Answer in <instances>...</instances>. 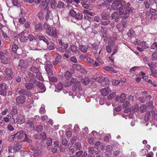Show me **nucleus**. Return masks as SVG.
<instances>
[{"mask_svg":"<svg viewBox=\"0 0 157 157\" xmlns=\"http://www.w3.org/2000/svg\"><path fill=\"white\" fill-rule=\"evenodd\" d=\"M71 50L73 52H75L77 51V48L74 45H72L70 47Z\"/></svg>","mask_w":157,"mask_h":157,"instance_id":"obj_55","label":"nucleus"},{"mask_svg":"<svg viewBox=\"0 0 157 157\" xmlns=\"http://www.w3.org/2000/svg\"><path fill=\"white\" fill-rule=\"evenodd\" d=\"M17 123L21 124L25 122V119L24 116L22 115H18L16 119Z\"/></svg>","mask_w":157,"mask_h":157,"instance_id":"obj_10","label":"nucleus"},{"mask_svg":"<svg viewBox=\"0 0 157 157\" xmlns=\"http://www.w3.org/2000/svg\"><path fill=\"white\" fill-rule=\"evenodd\" d=\"M27 37H28V40H29L30 41H32L35 39L34 36L32 34L28 35Z\"/></svg>","mask_w":157,"mask_h":157,"instance_id":"obj_63","label":"nucleus"},{"mask_svg":"<svg viewBox=\"0 0 157 157\" xmlns=\"http://www.w3.org/2000/svg\"><path fill=\"white\" fill-rule=\"evenodd\" d=\"M139 110V107L138 105H136L133 107L130 108L129 109L127 108V109L125 110V113H128V112H131L132 111H133L134 112H137Z\"/></svg>","mask_w":157,"mask_h":157,"instance_id":"obj_13","label":"nucleus"},{"mask_svg":"<svg viewBox=\"0 0 157 157\" xmlns=\"http://www.w3.org/2000/svg\"><path fill=\"white\" fill-rule=\"evenodd\" d=\"M147 65L150 68L151 71L153 70V69L154 68L155 66V64L152 63H147Z\"/></svg>","mask_w":157,"mask_h":157,"instance_id":"obj_56","label":"nucleus"},{"mask_svg":"<svg viewBox=\"0 0 157 157\" xmlns=\"http://www.w3.org/2000/svg\"><path fill=\"white\" fill-rule=\"evenodd\" d=\"M83 13L91 16H94L95 15L94 13L89 12L87 10H84L83 11Z\"/></svg>","mask_w":157,"mask_h":157,"instance_id":"obj_50","label":"nucleus"},{"mask_svg":"<svg viewBox=\"0 0 157 157\" xmlns=\"http://www.w3.org/2000/svg\"><path fill=\"white\" fill-rule=\"evenodd\" d=\"M18 49V46L15 44L13 45L12 47V51L14 53H16L17 50Z\"/></svg>","mask_w":157,"mask_h":157,"instance_id":"obj_43","label":"nucleus"},{"mask_svg":"<svg viewBox=\"0 0 157 157\" xmlns=\"http://www.w3.org/2000/svg\"><path fill=\"white\" fill-rule=\"evenodd\" d=\"M115 39L112 40L111 41L110 40L109 41V43L110 44L111 46L109 45H107L106 47V50L107 52L110 53L112 51V48L111 47L112 46H113L115 44Z\"/></svg>","mask_w":157,"mask_h":157,"instance_id":"obj_16","label":"nucleus"},{"mask_svg":"<svg viewBox=\"0 0 157 157\" xmlns=\"http://www.w3.org/2000/svg\"><path fill=\"white\" fill-rule=\"evenodd\" d=\"M0 89L6 90L7 87L6 84L4 83L0 84Z\"/></svg>","mask_w":157,"mask_h":157,"instance_id":"obj_60","label":"nucleus"},{"mask_svg":"<svg viewBox=\"0 0 157 157\" xmlns=\"http://www.w3.org/2000/svg\"><path fill=\"white\" fill-rule=\"evenodd\" d=\"M17 91L20 94L26 95L28 96H31V94L28 90L21 88H18L17 89Z\"/></svg>","mask_w":157,"mask_h":157,"instance_id":"obj_7","label":"nucleus"},{"mask_svg":"<svg viewBox=\"0 0 157 157\" xmlns=\"http://www.w3.org/2000/svg\"><path fill=\"white\" fill-rule=\"evenodd\" d=\"M150 117H151V115L150 112L147 111L145 115L144 120L145 121H147L150 119Z\"/></svg>","mask_w":157,"mask_h":157,"instance_id":"obj_28","label":"nucleus"},{"mask_svg":"<svg viewBox=\"0 0 157 157\" xmlns=\"http://www.w3.org/2000/svg\"><path fill=\"white\" fill-rule=\"evenodd\" d=\"M75 148L76 150H80L82 148L81 144L79 142H77L75 145Z\"/></svg>","mask_w":157,"mask_h":157,"instance_id":"obj_39","label":"nucleus"},{"mask_svg":"<svg viewBox=\"0 0 157 157\" xmlns=\"http://www.w3.org/2000/svg\"><path fill=\"white\" fill-rule=\"evenodd\" d=\"M94 80L95 81L102 83L103 85L105 84L106 85L108 84L109 82V80L107 78L103 77L102 76H99L95 78Z\"/></svg>","mask_w":157,"mask_h":157,"instance_id":"obj_4","label":"nucleus"},{"mask_svg":"<svg viewBox=\"0 0 157 157\" xmlns=\"http://www.w3.org/2000/svg\"><path fill=\"white\" fill-rule=\"evenodd\" d=\"M24 135H25L24 140L30 143H31L32 142V140L30 139V136L25 133Z\"/></svg>","mask_w":157,"mask_h":157,"instance_id":"obj_32","label":"nucleus"},{"mask_svg":"<svg viewBox=\"0 0 157 157\" xmlns=\"http://www.w3.org/2000/svg\"><path fill=\"white\" fill-rule=\"evenodd\" d=\"M28 40V37L27 36H23L21 37L20 38V40L21 42L26 41Z\"/></svg>","mask_w":157,"mask_h":157,"instance_id":"obj_48","label":"nucleus"},{"mask_svg":"<svg viewBox=\"0 0 157 157\" xmlns=\"http://www.w3.org/2000/svg\"><path fill=\"white\" fill-rule=\"evenodd\" d=\"M53 15L52 12L49 10H47L45 16V19L46 21L53 19Z\"/></svg>","mask_w":157,"mask_h":157,"instance_id":"obj_17","label":"nucleus"},{"mask_svg":"<svg viewBox=\"0 0 157 157\" xmlns=\"http://www.w3.org/2000/svg\"><path fill=\"white\" fill-rule=\"evenodd\" d=\"M25 97L22 95H20L17 97L16 99V103L18 105L22 104L25 102Z\"/></svg>","mask_w":157,"mask_h":157,"instance_id":"obj_6","label":"nucleus"},{"mask_svg":"<svg viewBox=\"0 0 157 157\" xmlns=\"http://www.w3.org/2000/svg\"><path fill=\"white\" fill-rule=\"evenodd\" d=\"M35 29L37 31H41L42 30V25L41 23L39 22L35 25Z\"/></svg>","mask_w":157,"mask_h":157,"instance_id":"obj_25","label":"nucleus"},{"mask_svg":"<svg viewBox=\"0 0 157 157\" xmlns=\"http://www.w3.org/2000/svg\"><path fill=\"white\" fill-rule=\"evenodd\" d=\"M81 81L84 85H86L89 82L90 79L88 78H85L82 79Z\"/></svg>","mask_w":157,"mask_h":157,"instance_id":"obj_30","label":"nucleus"},{"mask_svg":"<svg viewBox=\"0 0 157 157\" xmlns=\"http://www.w3.org/2000/svg\"><path fill=\"white\" fill-rule=\"evenodd\" d=\"M130 6V4L128 2L126 4L124 0H119L117 1L115 3L112 4V7L114 10H118L119 13L121 18L124 19L127 18L129 16L130 13L132 11L131 9L128 8Z\"/></svg>","mask_w":157,"mask_h":157,"instance_id":"obj_1","label":"nucleus"},{"mask_svg":"<svg viewBox=\"0 0 157 157\" xmlns=\"http://www.w3.org/2000/svg\"><path fill=\"white\" fill-rule=\"evenodd\" d=\"M65 4L62 2L61 1H59L58 2L57 7L60 8H62L64 7Z\"/></svg>","mask_w":157,"mask_h":157,"instance_id":"obj_57","label":"nucleus"},{"mask_svg":"<svg viewBox=\"0 0 157 157\" xmlns=\"http://www.w3.org/2000/svg\"><path fill=\"white\" fill-rule=\"evenodd\" d=\"M61 58V56L58 54H57L56 57V58L55 61L53 62V65L55 66L56 65L60 62Z\"/></svg>","mask_w":157,"mask_h":157,"instance_id":"obj_20","label":"nucleus"},{"mask_svg":"<svg viewBox=\"0 0 157 157\" xmlns=\"http://www.w3.org/2000/svg\"><path fill=\"white\" fill-rule=\"evenodd\" d=\"M43 129V126L41 125H37L36 128V131L38 132H40Z\"/></svg>","mask_w":157,"mask_h":157,"instance_id":"obj_44","label":"nucleus"},{"mask_svg":"<svg viewBox=\"0 0 157 157\" xmlns=\"http://www.w3.org/2000/svg\"><path fill=\"white\" fill-rule=\"evenodd\" d=\"M37 16L40 20H43L44 18V14L42 11L39 12L37 14Z\"/></svg>","mask_w":157,"mask_h":157,"instance_id":"obj_42","label":"nucleus"},{"mask_svg":"<svg viewBox=\"0 0 157 157\" xmlns=\"http://www.w3.org/2000/svg\"><path fill=\"white\" fill-rule=\"evenodd\" d=\"M111 91L109 87L103 88L100 91L101 94L103 96L107 95Z\"/></svg>","mask_w":157,"mask_h":157,"instance_id":"obj_14","label":"nucleus"},{"mask_svg":"<svg viewBox=\"0 0 157 157\" xmlns=\"http://www.w3.org/2000/svg\"><path fill=\"white\" fill-rule=\"evenodd\" d=\"M147 107L145 105H142L140 107L139 111L141 113H144L146 111Z\"/></svg>","mask_w":157,"mask_h":157,"instance_id":"obj_34","label":"nucleus"},{"mask_svg":"<svg viewBox=\"0 0 157 157\" xmlns=\"http://www.w3.org/2000/svg\"><path fill=\"white\" fill-rule=\"evenodd\" d=\"M87 62L90 64H92L93 63H94V61L90 58H86Z\"/></svg>","mask_w":157,"mask_h":157,"instance_id":"obj_64","label":"nucleus"},{"mask_svg":"<svg viewBox=\"0 0 157 157\" xmlns=\"http://www.w3.org/2000/svg\"><path fill=\"white\" fill-rule=\"evenodd\" d=\"M113 150V147L111 145H108L106 146L105 149L106 152H109Z\"/></svg>","mask_w":157,"mask_h":157,"instance_id":"obj_53","label":"nucleus"},{"mask_svg":"<svg viewBox=\"0 0 157 157\" xmlns=\"http://www.w3.org/2000/svg\"><path fill=\"white\" fill-rule=\"evenodd\" d=\"M0 58L2 63L3 64H7L9 62V60L6 56H4L3 53V54L1 55Z\"/></svg>","mask_w":157,"mask_h":157,"instance_id":"obj_19","label":"nucleus"},{"mask_svg":"<svg viewBox=\"0 0 157 157\" xmlns=\"http://www.w3.org/2000/svg\"><path fill=\"white\" fill-rule=\"evenodd\" d=\"M78 138L77 136H73L71 140V142L72 144H74L77 140Z\"/></svg>","mask_w":157,"mask_h":157,"instance_id":"obj_51","label":"nucleus"},{"mask_svg":"<svg viewBox=\"0 0 157 157\" xmlns=\"http://www.w3.org/2000/svg\"><path fill=\"white\" fill-rule=\"evenodd\" d=\"M134 32L132 29H130L129 30L128 32V36L132 37L134 36Z\"/></svg>","mask_w":157,"mask_h":157,"instance_id":"obj_45","label":"nucleus"},{"mask_svg":"<svg viewBox=\"0 0 157 157\" xmlns=\"http://www.w3.org/2000/svg\"><path fill=\"white\" fill-rule=\"evenodd\" d=\"M52 139L50 137L48 138L46 140V144L48 146H50L52 145Z\"/></svg>","mask_w":157,"mask_h":157,"instance_id":"obj_36","label":"nucleus"},{"mask_svg":"<svg viewBox=\"0 0 157 157\" xmlns=\"http://www.w3.org/2000/svg\"><path fill=\"white\" fill-rule=\"evenodd\" d=\"M76 13V12L73 9L71 10L69 13V15L73 17H74Z\"/></svg>","mask_w":157,"mask_h":157,"instance_id":"obj_58","label":"nucleus"},{"mask_svg":"<svg viewBox=\"0 0 157 157\" xmlns=\"http://www.w3.org/2000/svg\"><path fill=\"white\" fill-rule=\"evenodd\" d=\"M151 58L152 60H155L157 59V52H154L151 55Z\"/></svg>","mask_w":157,"mask_h":157,"instance_id":"obj_41","label":"nucleus"},{"mask_svg":"<svg viewBox=\"0 0 157 157\" xmlns=\"http://www.w3.org/2000/svg\"><path fill=\"white\" fill-rule=\"evenodd\" d=\"M25 81H29L28 82H26L25 84V87L27 89L31 90L34 88V84L35 83V81L33 79H29L27 77L25 78Z\"/></svg>","mask_w":157,"mask_h":157,"instance_id":"obj_3","label":"nucleus"},{"mask_svg":"<svg viewBox=\"0 0 157 157\" xmlns=\"http://www.w3.org/2000/svg\"><path fill=\"white\" fill-rule=\"evenodd\" d=\"M4 73L6 77L9 80L13 78V73L12 70L10 68H7L5 69Z\"/></svg>","mask_w":157,"mask_h":157,"instance_id":"obj_5","label":"nucleus"},{"mask_svg":"<svg viewBox=\"0 0 157 157\" xmlns=\"http://www.w3.org/2000/svg\"><path fill=\"white\" fill-rule=\"evenodd\" d=\"M126 98V95L124 94H122L120 96H117L116 98V101H119L120 102L123 103Z\"/></svg>","mask_w":157,"mask_h":157,"instance_id":"obj_12","label":"nucleus"},{"mask_svg":"<svg viewBox=\"0 0 157 157\" xmlns=\"http://www.w3.org/2000/svg\"><path fill=\"white\" fill-rule=\"evenodd\" d=\"M120 83V82L119 81L115 79H113L112 81L113 85L115 86L117 85Z\"/></svg>","mask_w":157,"mask_h":157,"instance_id":"obj_62","label":"nucleus"},{"mask_svg":"<svg viewBox=\"0 0 157 157\" xmlns=\"http://www.w3.org/2000/svg\"><path fill=\"white\" fill-rule=\"evenodd\" d=\"M140 46H141L144 48H146L148 47L147 44L144 41L141 42Z\"/></svg>","mask_w":157,"mask_h":157,"instance_id":"obj_40","label":"nucleus"},{"mask_svg":"<svg viewBox=\"0 0 157 157\" xmlns=\"http://www.w3.org/2000/svg\"><path fill=\"white\" fill-rule=\"evenodd\" d=\"M44 29L45 30L46 33L48 35L54 38L57 37V32L55 29L51 27L46 22L44 23Z\"/></svg>","mask_w":157,"mask_h":157,"instance_id":"obj_2","label":"nucleus"},{"mask_svg":"<svg viewBox=\"0 0 157 157\" xmlns=\"http://www.w3.org/2000/svg\"><path fill=\"white\" fill-rule=\"evenodd\" d=\"M6 90L0 89V94L4 96L6 95Z\"/></svg>","mask_w":157,"mask_h":157,"instance_id":"obj_47","label":"nucleus"},{"mask_svg":"<svg viewBox=\"0 0 157 157\" xmlns=\"http://www.w3.org/2000/svg\"><path fill=\"white\" fill-rule=\"evenodd\" d=\"M116 95L115 92H113L111 93L110 95L108 96V98L109 100H111Z\"/></svg>","mask_w":157,"mask_h":157,"instance_id":"obj_59","label":"nucleus"},{"mask_svg":"<svg viewBox=\"0 0 157 157\" xmlns=\"http://www.w3.org/2000/svg\"><path fill=\"white\" fill-rule=\"evenodd\" d=\"M50 2L51 7L53 9L56 8L57 3L56 0H51Z\"/></svg>","mask_w":157,"mask_h":157,"instance_id":"obj_31","label":"nucleus"},{"mask_svg":"<svg viewBox=\"0 0 157 157\" xmlns=\"http://www.w3.org/2000/svg\"><path fill=\"white\" fill-rule=\"evenodd\" d=\"M59 43L62 47H63L64 49H66L68 47L67 44L63 41V40L62 39L59 40Z\"/></svg>","mask_w":157,"mask_h":157,"instance_id":"obj_21","label":"nucleus"},{"mask_svg":"<svg viewBox=\"0 0 157 157\" xmlns=\"http://www.w3.org/2000/svg\"><path fill=\"white\" fill-rule=\"evenodd\" d=\"M74 17L76 20H80L82 18V15L81 13H76Z\"/></svg>","mask_w":157,"mask_h":157,"instance_id":"obj_35","label":"nucleus"},{"mask_svg":"<svg viewBox=\"0 0 157 157\" xmlns=\"http://www.w3.org/2000/svg\"><path fill=\"white\" fill-rule=\"evenodd\" d=\"M69 82L71 84V85L75 84V86H73V90L75 91L77 88H79L80 83L78 81L76 82V79L75 78H71Z\"/></svg>","mask_w":157,"mask_h":157,"instance_id":"obj_9","label":"nucleus"},{"mask_svg":"<svg viewBox=\"0 0 157 157\" xmlns=\"http://www.w3.org/2000/svg\"><path fill=\"white\" fill-rule=\"evenodd\" d=\"M78 48L83 53H86L87 52L88 48L85 45H80L79 46Z\"/></svg>","mask_w":157,"mask_h":157,"instance_id":"obj_24","label":"nucleus"},{"mask_svg":"<svg viewBox=\"0 0 157 157\" xmlns=\"http://www.w3.org/2000/svg\"><path fill=\"white\" fill-rule=\"evenodd\" d=\"M30 149L33 151H35L34 152L33 156L34 157H40V155L41 151L40 150H38V149L36 150V149L33 146L30 147Z\"/></svg>","mask_w":157,"mask_h":157,"instance_id":"obj_15","label":"nucleus"},{"mask_svg":"<svg viewBox=\"0 0 157 157\" xmlns=\"http://www.w3.org/2000/svg\"><path fill=\"white\" fill-rule=\"evenodd\" d=\"M52 67V65L50 62H48V64L46 65L45 69L48 74V76L49 75H53V72L51 69Z\"/></svg>","mask_w":157,"mask_h":157,"instance_id":"obj_8","label":"nucleus"},{"mask_svg":"<svg viewBox=\"0 0 157 157\" xmlns=\"http://www.w3.org/2000/svg\"><path fill=\"white\" fill-rule=\"evenodd\" d=\"M36 77L39 80L42 81L43 79V78L42 76L41 73L39 72L36 73Z\"/></svg>","mask_w":157,"mask_h":157,"instance_id":"obj_54","label":"nucleus"},{"mask_svg":"<svg viewBox=\"0 0 157 157\" xmlns=\"http://www.w3.org/2000/svg\"><path fill=\"white\" fill-rule=\"evenodd\" d=\"M47 45V48L49 50H53L55 48V45L52 42H48L46 43Z\"/></svg>","mask_w":157,"mask_h":157,"instance_id":"obj_27","label":"nucleus"},{"mask_svg":"<svg viewBox=\"0 0 157 157\" xmlns=\"http://www.w3.org/2000/svg\"><path fill=\"white\" fill-rule=\"evenodd\" d=\"M47 5H46V4H44L43 2L40 5V7L43 10L46 9L47 8Z\"/></svg>","mask_w":157,"mask_h":157,"instance_id":"obj_52","label":"nucleus"},{"mask_svg":"<svg viewBox=\"0 0 157 157\" xmlns=\"http://www.w3.org/2000/svg\"><path fill=\"white\" fill-rule=\"evenodd\" d=\"M21 145L19 143H17L14 145L13 147V152H16L18 151L21 149Z\"/></svg>","mask_w":157,"mask_h":157,"instance_id":"obj_18","label":"nucleus"},{"mask_svg":"<svg viewBox=\"0 0 157 157\" xmlns=\"http://www.w3.org/2000/svg\"><path fill=\"white\" fill-rule=\"evenodd\" d=\"M29 69L32 72L36 74V73H38V72H39V71L38 68H36L35 67L33 66L30 67Z\"/></svg>","mask_w":157,"mask_h":157,"instance_id":"obj_33","label":"nucleus"},{"mask_svg":"<svg viewBox=\"0 0 157 157\" xmlns=\"http://www.w3.org/2000/svg\"><path fill=\"white\" fill-rule=\"evenodd\" d=\"M25 133V132L23 131H19L14 134L17 140H20L24 136Z\"/></svg>","mask_w":157,"mask_h":157,"instance_id":"obj_11","label":"nucleus"},{"mask_svg":"<svg viewBox=\"0 0 157 157\" xmlns=\"http://www.w3.org/2000/svg\"><path fill=\"white\" fill-rule=\"evenodd\" d=\"M45 112V105H42L40 109L39 112L40 113H44Z\"/></svg>","mask_w":157,"mask_h":157,"instance_id":"obj_49","label":"nucleus"},{"mask_svg":"<svg viewBox=\"0 0 157 157\" xmlns=\"http://www.w3.org/2000/svg\"><path fill=\"white\" fill-rule=\"evenodd\" d=\"M110 21L109 20H105L101 21V24L103 25H107L109 24Z\"/></svg>","mask_w":157,"mask_h":157,"instance_id":"obj_37","label":"nucleus"},{"mask_svg":"<svg viewBox=\"0 0 157 157\" xmlns=\"http://www.w3.org/2000/svg\"><path fill=\"white\" fill-rule=\"evenodd\" d=\"M120 15L119 14V16L118 15V13L117 12H114L112 14L111 17L112 19H115V21L117 22L118 21V18L119 17H121L120 16Z\"/></svg>","mask_w":157,"mask_h":157,"instance_id":"obj_23","label":"nucleus"},{"mask_svg":"<svg viewBox=\"0 0 157 157\" xmlns=\"http://www.w3.org/2000/svg\"><path fill=\"white\" fill-rule=\"evenodd\" d=\"M64 76L66 79H68L71 78V75L69 71H67L65 73Z\"/></svg>","mask_w":157,"mask_h":157,"instance_id":"obj_46","label":"nucleus"},{"mask_svg":"<svg viewBox=\"0 0 157 157\" xmlns=\"http://www.w3.org/2000/svg\"><path fill=\"white\" fill-rule=\"evenodd\" d=\"M88 152L90 154L88 155V157H92L91 154H93L94 152V149L93 147H90L88 148Z\"/></svg>","mask_w":157,"mask_h":157,"instance_id":"obj_29","label":"nucleus"},{"mask_svg":"<svg viewBox=\"0 0 157 157\" xmlns=\"http://www.w3.org/2000/svg\"><path fill=\"white\" fill-rule=\"evenodd\" d=\"M26 21L25 18L23 17H21L19 19V21L21 24H24Z\"/></svg>","mask_w":157,"mask_h":157,"instance_id":"obj_61","label":"nucleus"},{"mask_svg":"<svg viewBox=\"0 0 157 157\" xmlns=\"http://www.w3.org/2000/svg\"><path fill=\"white\" fill-rule=\"evenodd\" d=\"M52 75H49L48 76L50 80L52 82H56L57 81V79L56 76H53Z\"/></svg>","mask_w":157,"mask_h":157,"instance_id":"obj_38","label":"nucleus"},{"mask_svg":"<svg viewBox=\"0 0 157 157\" xmlns=\"http://www.w3.org/2000/svg\"><path fill=\"white\" fill-rule=\"evenodd\" d=\"M151 115V118H155L157 117V110L155 108L152 109V110L150 112Z\"/></svg>","mask_w":157,"mask_h":157,"instance_id":"obj_22","label":"nucleus"},{"mask_svg":"<svg viewBox=\"0 0 157 157\" xmlns=\"http://www.w3.org/2000/svg\"><path fill=\"white\" fill-rule=\"evenodd\" d=\"M37 85L40 89L43 90V92H44L46 90L45 86L41 82H38L37 83Z\"/></svg>","mask_w":157,"mask_h":157,"instance_id":"obj_26","label":"nucleus"}]
</instances>
